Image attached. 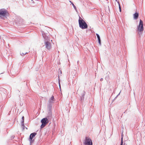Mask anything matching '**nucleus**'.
I'll return each mask as SVG.
<instances>
[{
    "label": "nucleus",
    "mask_w": 145,
    "mask_h": 145,
    "mask_svg": "<svg viewBox=\"0 0 145 145\" xmlns=\"http://www.w3.org/2000/svg\"><path fill=\"white\" fill-rule=\"evenodd\" d=\"M43 37L44 38V45L45 48L49 50H50L51 48V43L52 40H50V37L48 36L49 33L46 31H42Z\"/></svg>",
    "instance_id": "obj_1"
},
{
    "label": "nucleus",
    "mask_w": 145,
    "mask_h": 145,
    "mask_svg": "<svg viewBox=\"0 0 145 145\" xmlns=\"http://www.w3.org/2000/svg\"><path fill=\"white\" fill-rule=\"evenodd\" d=\"M78 23L80 27L82 29L88 28V25L85 22L80 16H79Z\"/></svg>",
    "instance_id": "obj_2"
},
{
    "label": "nucleus",
    "mask_w": 145,
    "mask_h": 145,
    "mask_svg": "<svg viewBox=\"0 0 145 145\" xmlns=\"http://www.w3.org/2000/svg\"><path fill=\"white\" fill-rule=\"evenodd\" d=\"M8 13L7 10L5 8L0 9V19H3L5 17H6Z\"/></svg>",
    "instance_id": "obj_3"
},
{
    "label": "nucleus",
    "mask_w": 145,
    "mask_h": 145,
    "mask_svg": "<svg viewBox=\"0 0 145 145\" xmlns=\"http://www.w3.org/2000/svg\"><path fill=\"white\" fill-rule=\"evenodd\" d=\"M84 144V145H93L91 140L87 137H85Z\"/></svg>",
    "instance_id": "obj_4"
},
{
    "label": "nucleus",
    "mask_w": 145,
    "mask_h": 145,
    "mask_svg": "<svg viewBox=\"0 0 145 145\" xmlns=\"http://www.w3.org/2000/svg\"><path fill=\"white\" fill-rule=\"evenodd\" d=\"M138 30L140 31H142L143 30V21L140 20L139 24L137 27Z\"/></svg>",
    "instance_id": "obj_5"
},
{
    "label": "nucleus",
    "mask_w": 145,
    "mask_h": 145,
    "mask_svg": "<svg viewBox=\"0 0 145 145\" xmlns=\"http://www.w3.org/2000/svg\"><path fill=\"white\" fill-rule=\"evenodd\" d=\"M52 104L48 103H47V108L48 110V115L50 116V117L52 116Z\"/></svg>",
    "instance_id": "obj_6"
},
{
    "label": "nucleus",
    "mask_w": 145,
    "mask_h": 145,
    "mask_svg": "<svg viewBox=\"0 0 145 145\" xmlns=\"http://www.w3.org/2000/svg\"><path fill=\"white\" fill-rule=\"evenodd\" d=\"M51 116L50 117L48 115V116H47L46 118H43L41 120V122L42 123H43L46 125L49 122L48 119L51 118Z\"/></svg>",
    "instance_id": "obj_7"
},
{
    "label": "nucleus",
    "mask_w": 145,
    "mask_h": 145,
    "mask_svg": "<svg viewBox=\"0 0 145 145\" xmlns=\"http://www.w3.org/2000/svg\"><path fill=\"white\" fill-rule=\"evenodd\" d=\"M37 134L36 133H33L31 134L29 136V140L30 143V145H31V143H33L34 141V139L33 140V138L35 137V135Z\"/></svg>",
    "instance_id": "obj_8"
},
{
    "label": "nucleus",
    "mask_w": 145,
    "mask_h": 145,
    "mask_svg": "<svg viewBox=\"0 0 145 145\" xmlns=\"http://www.w3.org/2000/svg\"><path fill=\"white\" fill-rule=\"evenodd\" d=\"M54 101L55 100L54 96H52L49 99L48 103L52 104L54 103Z\"/></svg>",
    "instance_id": "obj_9"
},
{
    "label": "nucleus",
    "mask_w": 145,
    "mask_h": 145,
    "mask_svg": "<svg viewBox=\"0 0 145 145\" xmlns=\"http://www.w3.org/2000/svg\"><path fill=\"white\" fill-rule=\"evenodd\" d=\"M24 116L22 117V120L21 121V127L22 128L23 130H24L25 129V125H24Z\"/></svg>",
    "instance_id": "obj_10"
},
{
    "label": "nucleus",
    "mask_w": 145,
    "mask_h": 145,
    "mask_svg": "<svg viewBox=\"0 0 145 145\" xmlns=\"http://www.w3.org/2000/svg\"><path fill=\"white\" fill-rule=\"evenodd\" d=\"M96 36L97 37V39H98V42H99V44L101 45V40L100 37L99 35L97 33L96 34Z\"/></svg>",
    "instance_id": "obj_11"
},
{
    "label": "nucleus",
    "mask_w": 145,
    "mask_h": 145,
    "mask_svg": "<svg viewBox=\"0 0 145 145\" xmlns=\"http://www.w3.org/2000/svg\"><path fill=\"white\" fill-rule=\"evenodd\" d=\"M133 15L134 19L136 20L138 18L139 15V14L138 13L136 12Z\"/></svg>",
    "instance_id": "obj_12"
},
{
    "label": "nucleus",
    "mask_w": 145,
    "mask_h": 145,
    "mask_svg": "<svg viewBox=\"0 0 145 145\" xmlns=\"http://www.w3.org/2000/svg\"><path fill=\"white\" fill-rule=\"evenodd\" d=\"M123 135L122 134L121 135V142L120 145H126L125 143H124V144H123Z\"/></svg>",
    "instance_id": "obj_13"
},
{
    "label": "nucleus",
    "mask_w": 145,
    "mask_h": 145,
    "mask_svg": "<svg viewBox=\"0 0 145 145\" xmlns=\"http://www.w3.org/2000/svg\"><path fill=\"white\" fill-rule=\"evenodd\" d=\"M106 74H107V76L106 77L105 79H106V80L107 81L109 79L110 77H109V74L108 73V72H107V73Z\"/></svg>",
    "instance_id": "obj_14"
},
{
    "label": "nucleus",
    "mask_w": 145,
    "mask_h": 145,
    "mask_svg": "<svg viewBox=\"0 0 145 145\" xmlns=\"http://www.w3.org/2000/svg\"><path fill=\"white\" fill-rule=\"evenodd\" d=\"M69 2L71 3V4H72V5L73 6L74 8V9H75V10H76V7L74 5V4H73V3L72 2V1H69Z\"/></svg>",
    "instance_id": "obj_15"
},
{
    "label": "nucleus",
    "mask_w": 145,
    "mask_h": 145,
    "mask_svg": "<svg viewBox=\"0 0 145 145\" xmlns=\"http://www.w3.org/2000/svg\"><path fill=\"white\" fill-rule=\"evenodd\" d=\"M85 95V93L84 91V93L82 95V96L81 97V100L82 101L84 99V96Z\"/></svg>",
    "instance_id": "obj_16"
},
{
    "label": "nucleus",
    "mask_w": 145,
    "mask_h": 145,
    "mask_svg": "<svg viewBox=\"0 0 145 145\" xmlns=\"http://www.w3.org/2000/svg\"><path fill=\"white\" fill-rule=\"evenodd\" d=\"M28 53L27 52H25V53H20V55L22 56H24V55H25V54H27Z\"/></svg>",
    "instance_id": "obj_17"
},
{
    "label": "nucleus",
    "mask_w": 145,
    "mask_h": 145,
    "mask_svg": "<svg viewBox=\"0 0 145 145\" xmlns=\"http://www.w3.org/2000/svg\"><path fill=\"white\" fill-rule=\"evenodd\" d=\"M46 125H45V124L42 123V124H41V125L40 126L41 128H42L44 127Z\"/></svg>",
    "instance_id": "obj_18"
},
{
    "label": "nucleus",
    "mask_w": 145,
    "mask_h": 145,
    "mask_svg": "<svg viewBox=\"0 0 145 145\" xmlns=\"http://www.w3.org/2000/svg\"><path fill=\"white\" fill-rule=\"evenodd\" d=\"M120 93L116 96L114 98V100H115L117 97L120 94Z\"/></svg>",
    "instance_id": "obj_19"
},
{
    "label": "nucleus",
    "mask_w": 145,
    "mask_h": 145,
    "mask_svg": "<svg viewBox=\"0 0 145 145\" xmlns=\"http://www.w3.org/2000/svg\"><path fill=\"white\" fill-rule=\"evenodd\" d=\"M118 3L119 5V9L121 8V7L119 2V1H118Z\"/></svg>",
    "instance_id": "obj_20"
},
{
    "label": "nucleus",
    "mask_w": 145,
    "mask_h": 145,
    "mask_svg": "<svg viewBox=\"0 0 145 145\" xmlns=\"http://www.w3.org/2000/svg\"><path fill=\"white\" fill-rule=\"evenodd\" d=\"M58 82H59V87L60 89H61V86H60V81L59 79V80Z\"/></svg>",
    "instance_id": "obj_21"
},
{
    "label": "nucleus",
    "mask_w": 145,
    "mask_h": 145,
    "mask_svg": "<svg viewBox=\"0 0 145 145\" xmlns=\"http://www.w3.org/2000/svg\"><path fill=\"white\" fill-rule=\"evenodd\" d=\"M103 78H101V79H100V81H103Z\"/></svg>",
    "instance_id": "obj_22"
},
{
    "label": "nucleus",
    "mask_w": 145,
    "mask_h": 145,
    "mask_svg": "<svg viewBox=\"0 0 145 145\" xmlns=\"http://www.w3.org/2000/svg\"><path fill=\"white\" fill-rule=\"evenodd\" d=\"M119 10L120 12H121V8H119Z\"/></svg>",
    "instance_id": "obj_23"
},
{
    "label": "nucleus",
    "mask_w": 145,
    "mask_h": 145,
    "mask_svg": "<svg viewBox=\"0 0 145 145\" xmlns=\"http://www.w3.org/2000/svg\"><path fill=\"white\" fill-rule=\"evenodd\" d=\"M118 0H116V1L118 2V1H119Z\"/></svg>",
    "instance_id": "obj_24"
},
{
    "label": "nucleus",
    "mask_w": 145,
    "mask_h": 145,
    "mask_svg": "<svg viewBox=\"0 0 145 145\" xmlns=\"http://www.w3.org/2000/svg\"><path fill=\"white\" fill-rule=\"evenodd\" d=\"M60 72H61V73H62L61 71H60Z\"/></svg>",
    "instance_id": "obj_25"
}]
</instances>
